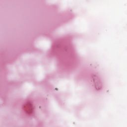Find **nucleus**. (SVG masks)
I'll return each mask as SVG.
<instances>
[{
	"label": "nucleus",
	"instance_id": "1",
	"mask_svg": "<svg viewBox=\"0 0 127 127\" xmlns=\"http://www.w3.org/2000/svg\"><path fill=\"white\" fill-rule=\"evenodd\" d=\"M56 90H57V88H56Z\"/></svg>",
	"mask_w": 127,
	"mask_h": 127
}]
</instances>
